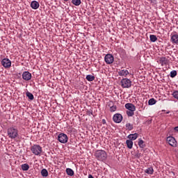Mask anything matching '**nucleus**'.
I'll use <instances>...</instances> for the list:
<instances>
[{
    "instance_id": "aec40b11",
    "label": "nucleus",
    "mask_w": 178,
    "mask_h": 178,
    "mask_svg": "<svg viewBox=\"0 0 178 178\" xmlns=\"http://www.w3.org/2000/svg\"><path fill=\"white\" fill-rule=\"evenodd\" d=\"M125 128L127 130L131 131V130H133V129H134V127L133 124L127 123L125 125Z\"/></svg>"
},
{
    "instance_id": "cd10ccee",
    "label": "nucleus",
    "mask_w": 178,
    "mask_h": 178,
    "mask_svg": "<svg viewBox=\"0 0 178 178\" xmlns=\"http://www.w3.org/2000/svg\"><path fill=\"white\" fill-rule=\"evenodd\" d=\"M149 105H155L156 104V100L154 98L150 99L148 101Z\"/></svg>"
},
{
    "instance_id": "dca6fc26",
    "label": "nucleus",
    "mask_w": 178,
    "mask_h": 178,
    "mask_svg": "<svg viewBox=\"0 0 178 178\" xmlns=\"http://www.w3.org/2000/svg\"><path fill=\"white\" fill-rule=\"evenodd\" d=\"M31 7L32 9H38L40 8V3H38V1H33L31 3Z\"/></svg>"
},
{
    "instance_id": "a211bd4d",
    "label": "nucleus",
    "mask_w": 178,
    "mask_h": 178,
    "mask_svg": "<svg viewBox=\"0 0 178 178\" xmlns=\"http://www.w3.org/2000/svg\"><path fill=\"white\" fill-rule=\"evenodd\" d=\"M145 173L147 175H154V168L152 167L148 168L145 170Z\"/></svg>"
},
{
    "instance_id": "0eeeda50",
    "label": "nucleus",
    "mask_w": 178,
    "mask_h": 178,
    "mask_svg": "<svg viewBox=\"0 0 178 178\" xmlns=\"http://www.w3.org/2000/svg\"><path fill=\"white\" fill-rule=\"evenodd\" d=\"M58 140L62 144H66L68 140L67 135L65 134H60L58 136Z\"/></svg>"
},
{
    "instance_id": "7ed1b4c3",
    "label": "nucleus",
    "mask_w": 178,
    "mask_h": 178,
    "mask_svg": "<svg viewBox=\"0 0 178 178\" xmlns=\"http://www.w3.org/2000/svg\"><path fill=\"white\" fill-rule=\"evenodd\" d=\"M31 151L33 152L34 155L38 156L41 155V153L42 152V147L40 146V145H33L31 147Z\"/></svg>"
},
{
    "instance_id": "72a5a7b5",
    "label": "nucleus",
    "mask_w": 178,
    "mask_h": 178,
    "mask_svg": "<svg viewBox=\"0 0 178 178\" xmlns=\"http://www.w3.org/2000/svg\"><path fill=\"white\" fill-rule=\"evenodd\" d=\"M174 130H175V131H176V133H178V127H175L174 128Z\"/></svg>"
},
{
    "instance_id": "2f4dec72",
    "label": "nucleus",
    "mask_w": 178,
    "mask_h": 178,
    "mask_svg": "<svg viewBox=\"0 0 178 178\" xmlns=\"http://www.w3.org/2000/svg\"><path fill=\"white\" fill-rule=\"evenodd\" d=\"M127 115L129 117L134 116V111H127Z\"/></svg>"
},
{
    "instance_id": "473e14b6",
    "label": "nucleus",
    "mask_w": 178,
    "mask_h": 178,
    "mask_svg": "<svg viewBox=\"0 0 178 178\" xmlns=\"http://www.w3.org/2000/svg\"><path fill=\"white\" fill-rule=\"evenodd\" d=\"M102 124H106V120L105 119H103L102 120Z\"/></svg>"
},
{
    "instance_id": "39448f33",
    "label": "nucleus",
    "mask_w": 178,
    "mask_h": 178,
    "mask_svg": "<svg viewBox=\"0 0 178 178\" xmlns=\"http://www.w3.org/2000/svg\"><path fill=\"white\" fill-rule=\"evenodd\" d=\"M166 141L171 147H177V141L173 136L167 137Z\"/></svg>"
},
{
    "instance_id": "7c9ffc66",
    "label": "nucleus",
    "mask_w": 178,
    "mask_h": 178,
    "mask_svg": "<svg viewBox=\"0 0 178 178\" xmlns=\"http://www.w3.org/2000/svg\"><path fill=\"white\" fill-rule=\"evenodd\" d=\"M177 76V72L176 70H173L170 72V77L173 79V77H176Z\"/></svg>"
},
{
    "instance_id": "c9c22d12",
    "label": "nucleus",
    "mask_w": 178,
    "mask_h": 178,
    "mask_svg": "<svg viewBox=\"0 0 178 178\" xmlns=\"http://www.w3.org/2000/svg\"><path fill=\"white\" fill-rule=\"evenodd\" d=\"M63 1H65V2H67V1H69V0H63Z\"/></svg>"
},
{
    "instance_id": "e433bc0d",
    "label": "nucleus",
    "mask_w": 178,
    "mask_h": 178,
    "mask_svg": "<svg viewBox=\"0 0 178 178\" xmlns=\"http://www.w3.org/2000/svg\"><path fill=\"white\" fill-rule=\"evenodd\" d=\"M162 112H165V110H162Z\"/></svg>"
},
{
    "instance_id": "bb28decb",
    "label": "nucleus",
    "mask_w": 178,
    "mask_h": 178,
    "mask_svg": "<svg viewBox=\"0 0 178 178\" xmlns=\"http://www.w3.org/2000/svg\"><path fill=\"white\" fill-rule=\"evenodd\" d=\"M26 97H28L29 99H31V101H33V99H34V95H33L32 93L30 92H26Z\"/></svg>"
},
{
    "instance_id": "6e6552de",
    "label": "nucleus",
    "mask_w": 178,
    "mask_h": 178,
    "mask_svg": "<svg viewBox=\"0 0 178 178\" xmlns=\"http://www.w3.org/2000/svg\"><path fill=\"white\" fill-rule=\"evenodd\" d=\"M104 60L107 65L112 64L115 60V58L112 56V54H106L104 57Z\"/></svg>"
},
{
    "instance_id": "f3484780",
    "label": "nucleus",
    "mask_w": 178,
    "mask_h": 178,
    "mask_svg": "<svg viewBox=\"0 0 178 178\" xmlns=\"http://www.w3.org/2000/svg\"><path fill=\"white\" fill-rule=\"evenodd\" d=\"M126 144L127 148H129V149H131V148H133V141L130 139L126 140Z\"/></svg>"
},
{
    "instance_id": "423d86ee",
    "label": "nucleus",
    "mask_w": 178,
    "mask_h": 178,
    "mask_svg": "<svg viewBox=\"0 0 178 178\" xmlns=\"http://www.w3.org/2000/svg\"><path fill=\"white\" fill-rule=\"evenodd\" d=\"M1 65L5 69H9L12 66V61L9 58H3L1 60Z\"/></svg>"
},
{
    "instance_id": "f03ea898",
    "label": "nucleus",
    "mask_w": 178,
    "mask_h": 178,
    "mask_svg": "<svg viewBox=\"0 0 178 178\" xmlns=\"http://www.w3.org/2000/svg\"><path fill=\"white\" fill-rule=\"evenodd\" d=\"M7 134L9 138L14 140L19 136V131L15 127H10L7 130Z\"/></svg>"
},
{
    "instance_id": "a878e982",
    "label": "nucleus",
    "mask_w": 178,
    "mask_h": 178,
    "mask_svg": "<svg viewBox=\"0 0 178 178\" xmlns=\"http://www.w3.org/2000/svg\"><path fill=\"white\" fill-rule=\"evenodd\" d=\"M86 80H88V81H94V80H95V76L92 75H87Z\"/></svg>"
},
{
    "instance_id": "f8f14e48",
    "label": "nucleus",
    "mask_w": 178,
    "mask_h": 178,
    "mask_svg": "<svg viewBox=\"0 0 178 178\" xmlns=\"http://www.w3.org/2000/svg\"><path fill=\"white\" fill-rule=\"evenodd\" d=\"M159 63L161 66H166L169 63V57H161L159 59Z\"/></svg>"
},
{
    "instance_id": "5701e85b",
    "label": "nucleus",
    "mask_w": 178,
    "mask_h": 178,
    "mask_svg": "<svg viewBox=\"0 0 178 178\" xmlns=\"http://www.w3.org/2000/svg\"><path fill=\"white\" fill-rule=\"evenodd\" d=\"M138 145H139L140 148H144L145 145L144 144V140L142 139L138 140Z\"/></svg>"
},
{
    "instance_id": "c85d7f7f",
    "label": "nucleus",
    "mask_w": 178,
    "mask_h": 178,
    "mask_svg": "<svg viewBox=\"0 0 178 178\" xmlns=\"http://www.w3.org/2000/svg\"><path fill=\"white\" fill-rule=\"evenodd\" d=\"M172 95L175 99H178V90H174Z\"/></svg>"
},
{
    "instance_id": "2eb2a0df",
    "label": "nucleus",
    "mask_w": 178,
    "mask_h": 178,
    "mask_svg": "<svg viewBox=\"0 0 178 178\" xmlns=\"http://www.w3.org/2000/svg\"><path fill=\"white\" fill-rule=\"evenodd\" d=\"M127 138H129V140H131V141H134V140H137V138H138V134H131L127 136Z\"/></svg>"
},
{
    "instance_id": "20e7f679",
    "label": "nucleus",
    "mask_w": 178,
    "mask_h": 178,
    "mask_svg": "<svg viewBox=\"0 0 178 178\" xmlns=\"http://www.w3.org/2000/svg\"><path fill=\"white\" fill-rule=\"evenodd\" d=\"M120 83L122 88H130L131 87V81L129 79L124 78L121 80Z\"/></svg>"
},
{
    "instance_id": "f257e3e1",
    "label": "nucleus",
    "mask_w": 178,
    "mask_h": 178,
    "mask_svg": "<svg viewBox=\"0 0 178 178\" xmlns=\"http://www.w3.org/2000/svg\"><path fill=\"white\" fill-rule=\"evenodd\" d=\"M95 156L97 158L98 161H106V158H108V154L105 150H96L95 153Z\"/></svg>"
},
{
    "instance_id": "9d476101",
    "label": "nucleus",
    "mask_w": 178,
    "mask_h": 178,
    "mask_svg": "<svg viewBox=\"0 0 178 178\" xmlns=\"http://www.w3.org/2000/svg\"><path fill=\"white\" fill-rule=\"evenodd\" d=\"M171 42L172 44H175L176 45H178V34L176 32H174L171 34Z\"/></svg>"
},
{
    "instance_id": "9b49d317",
    "label": "nucleus",
    "mask_w": 178,
    "mask_h": 178,
    "mask_svg": "<svg viewBox=\"0 0 178 178\" xmlns=\"http://www.w3.org/2000/svg\"><path fill=\"white\" fill-rule=\"evenodd\" d=\"M22 79L25 80V81H29V80H31V73H29L28 71L24 72Z\"/></svg>"
},
{
    "instance_id": "f704fd0d",
    "label": "nucleus",
    "mask_w": 178,
    "mask_h": 178,
    "mask_svg": "<svg viewBox=\"0 0 178 178\" xmlns=\"http://www.w3.org/2000/svg\"><path fill=\"white\" fill-rule=\"evenodd\" d=\"M166 113L167 114L170 113V111H167Z\"/></svg>"
},
{
    "instance_id": "b1692460",
    "label": "nucleus",
    "mask_w": 178,
    "mask_h": 178,
    "mask_svg": "<svg viewBox=\"0 0 178 178\" xmlns=\"http://www.w3.org/2000/svg\"><path fill=\"white\" fill-rule=\"evenodd\" d=\"M72 2L75 6H79L81 4V0H72Z\"/></svg>"
},
{
    "instance_id": "6ab92c4d",
    "label": "nucleus",
    "mask_w": 178,
    "mask_h": 178,
    "mask_svg": "<svg viewBox=\"0 0 178 178\" xmlns=\"http://www.w3.org/2000/svg\"><path fill=\"white\" fill-rule=\"evenodd\" d=\"M66 173L68 175V176H74V171H73L72 168H67Z\"/></svg>"
},
{
    "instance_id": "c756f323",
    "label": "nucleus",
    "mask_w": 178,
    "mask_h": 178,
    "mask_svg": "<svg viewBox=\"0 0 178 178\" xmlns=\"http://www.w3.org/2000/svg\"><path fill=\"white\" fill-rule=\"evenodd\" d=\"M118 109V107L115 105L110 106V112H116V110Z\"/></svg>"
},
{
    "instance_id": "4468645a",
    "label": "nucleus",
    "mask_w": 178,
    "mask_h": 178,
    "mask_svg": "<svg viewBox=\"0 0 178 178\" xmlns=\"http://www.w3.org/2000/svg\"><path fill=\"white\" fill-rule=\"evenodd\" d=\"M126 109H128V111H132L135 112L136 111V106L131 103H127L125 104Z\"/></svg>"
},
{
    "instance_id": "ddd939ff",
    "label": "nucleus",
    "mask_w": 178,
    "mask_h": 178,
    "mask_svg": "<svg viewBox=\"0 0 178 178\" xmlns=\"http://www.w3.org/2000/svg\"><path fill=\"white\" fill-rule=\"evenodd\" d=\"M119 76L122 77H127L129 76V70H120L118 72Z\"/></svg>"
},
{
    "instance_id": "1a4fd4ad",
    "label": "nucleus",
    "mask_w": 178,
    "mask_h": 178,
    "mask_svg": "<svg viewBox=\"0 0 178 178\" xmlns=\"http://www.w3.org/2000/svg\"><path fill=\"white\" fill-rule=\"evenodd\" d=\"M113 120L115 123H120L123 120V116L121 114L116 113L113 115Z\"/></svg>"
},
{
    "instance_id": "4be33fe9",
    "label": "nucleus",
    "mask_w": 178,
    "mask_h": 178,
    "mask_svg": "<svg viewBox=\"0 0 178 178\" xmlns=\"http://www.w3.org/2000/svg\"><path fill=\"white\" fill-rule=\"evenodd\" d=\"M41 175L43 177H48V170L47 169H42L41 170Z\"/></svg>"
},
{
    "instance_id": "393cba45",
    "label": "nucleus",
    "mask_w": 178,
    "mask_h": 178,
    "mask_svg": "<svg viewBox=\"0 0 178 178\" xmlns=\"http://www.w3.org/2000/svg\"><path fill=\"white\" fill-rule=\"evenodd\" d=\"M149 38L152 42H155L158 40V38H156V35H150Z\"/></svg>"
},
{
    "instance_id": "412c9836",
    "label": "nucleus",
    "mask_w": 178,
    "mask_h": 178,
    "mask_svg": "<svg viewBox=\"0 0 178 178\" xmlns=\"http://www.w3.org/2000/svg\"><path fill=\"white\" fill-rule=\"evenodd\" d=\"M21 168H22V170H24V171H27V170H29V169H30V166L27 163L22 164L21 165Z\"/></svg>"
}]
</instances>
